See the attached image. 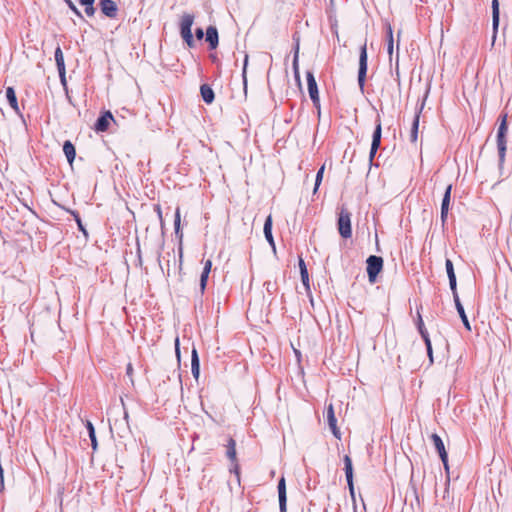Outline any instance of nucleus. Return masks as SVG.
I'll return each mask as SVG.
<instances>
[{
    "label": "nucleus",
    "mask_w": 512,
    "mask_h": 512,
    "mask_svg": "<svg viewBox=\"0 0 512 512\" xmlns=\"http://www.w3.org/2000/svg\"><path fill=\"white\" fill-rule=\"evenodd\" d=\"M381 137H382V123L380 116L377 115L376 121H375V129L372 135V143L371 146L374 149H379L381 144Z\"/></svg>",
    "instance_id": "16"
},
{
    "label": "nucleus",
    "mask_w": 512,
    "mask_h": 512,
    "mask_svg": "<svg viewBox=\"0 0 512 512\" xmlns=\"http://www.w3.org/2000/svg\"><path fill=\"white\" fill-rule=\"evenodd\" d=\"M155 210H156V212H157V214H158V216H159L160 220L162 221V211H161L160 206H159V205H156V206H155Z\"/></svg>",
    "instance_id": "49"
},
{
    "label": "nucleus",
    "mask_w": 512,
    "mask_h": 512,
    "mask_svg": "<svg viewBox=\"0 0 512 512\" xmlns=\"http://www.w3.org/2000/svg\"><path fill=\"white\" fill-rule=\"evenodd\" d=\"M6 97H7V100L9 102L10 106L13 108V110L15 112L18 113L19 107H18L17 97H16L15 90L12 87H8L6 89Z\"/></svg>",
    "instance_id": "25"
},
{
    "label": "nucleus",
    "mask_w": 512,
    "mask_h": 512,
    "mask_svg": "<svg viewBox=\"0 0 512 512\" xmlns=\"http://www.w3.org/2000/svg\"><path fill=\"white\" fill-rule=\"evenodd\" d=\"M506 134H498L497 133V148H498V154H499V165L502 166L505 161V154H506Z\"/></svg>",
    "instance_id": "17"
},
{
    "label": "nucleus",
    "mask_w": 512,
    "mask_h": 512,
    "mask_svg": "<svg viewBox=\"0 0 512 512\" xmlns=\"http://www.w3.org/2000/svg\"><path fill=\"white\" fill-rule=\"evenodd\" d=\"M263 230H264V235H265L266 240L271 245L273 250H275V243H274V238L272 235V216L271 215H268V217L266 218Z\"/></svg>",
    "instance_id": "19"
},
{
    "label": "nucleus",
    "mask_w": 512,
    "mask_h": 512,
    "mask_svg": "<svg viewBox=\"0 0 512 512\" xmlns=\"http://www.w3.org/2000/svg\"><path fill=\"white\" fill-rule=\"evenodd\" d=\"M324 170H325V165H322L316 174L315 186H314V190H313L314 193L317 192V190L322 182Z\"/></svg>",
    "instance_id": "29"
},
{
    "label": "nucleus",
    "mask_w": 512,
    "mask_h": 512,
    "mask_svg": "<svg viewBox=\"0 0 512 512\" xmlns=\"http://www.w3.org/2000/svg\"><path fill=\"white\" fill-rule=\"evenodd\" d=\"M299 268H300V272L308 271L307 267H306V264H305V261H304V259L302 257H299Z\"/></svg>",
    "instance_id": "42"
},
{
    "label": "nucleus",
    "mask_w": 512,
    "mask_h": 512,
    "mask_svg": "<svg viewBox=\"0 0 512 512\" xmlns=\"http://www.w3.org/2000/svg\"><path fill=\"white\" fill-rule=\"evenodd\" d=\"M114 120L113 115L110 111L103 113L96 121L94 129L96 132H105L110 124V121Z\"/></svg>",
    "instance_id": "10"
},
{
    "label": "nucleus",
    "mask_w": 512,
    "mask_h": 512,
    "mask_svg": "<svg viewBox=\"0 0 512 512\" xmlns=\"http://www.w3.org/2000/svg\"><path fill=\"white\" fill-rule=\"evenodd\" d=\"M4 490V470L3 467L0 465V491Z\"/></svg>",
    "instance_id": "41"
},
{
    "label": "nucleus",
    "mask_w": 512,
    "mask_h": 512,
    "mask_svg": "<svg viewBox=\"0 0 512 512\" xmlns=\"http://www.w3.org/2000/svg\"><path fill=\"white\" fill-rule=\"evenodd\" d=\"M439 456L443 462L445 469L448 470V455H447L446 450L444 449V452H442V451L439 452Z\"/></svg>",
    "instance_id": "39"
},
{
    "label": "nucleus",
    "mask_w": 512,
    "mask_h": 512,
    "mask_svg": "<svg viewBox=\"0 0 512 512\" xmlns=\"http://www.w3.org/2000/svg\"><path fill=\"white\" fill-rule=\"evenodd\" d=\"M278 498L280 512H287V494H286V483L284 477L278 482Z\"/></svg>",
    "instance_id": "9"
},
{
    "label": "nucleus",
    "mask_w": 512,
    "mask_h": 512,
    "mask_svg": "<svg viewBox=\"0 0 512 512\" xmlns=\"http://www.w3.org/2000/svg\"><path fill=\"white\" fill-rule=\"evenodd\" d=\"M431 440H432V442L435 446V449L437 450L438 453L441 451L444 452L445 446H444V443H443L441 437L438 434H436V433L432 434Z\"/></svg>",
    "instance_id": "28"
},
{
    "label": "nucleus",
    "mask_w": 512,
    "mask_h": 512,
    "mask_svg": "<svg viewBox=\"0 0 512 512\" xmlns=\"http://www.w3.org/2000/svg\"><path fill=\"white\" fill-rule=\"evenodd\" d=\"M492 26L494 32V38L499 26V2L498 0H492Z\"/></svg>",
    "instance_id": "21"
},
{
    "label": "nucleus",
    "mask_w": 512,
    "mask_h": 512,
    "mask_svg": "<svg viewBox=\"0 0 512 512\" xmlns=\"http://www.w3.org/2000/svg\"><path fill=\"white\" fill-rule=\"evenodd\" d=\"M298 55H299V41H296L294 48V57H293V71L296 81L300 83V74H299V66H298Z\"/></svg>",
    "instance_id": "26"
},
{
    "label": "nucleus",
    "mask_w": 512,
    "mask_h": 512,
    "mask_svg": "<svg viewBox=\"0 0 512 512\" xmlns=\"http://www.w3.org/2000/svg\"><path fill=\"white\" fill-rule=\"evenodd\" d=\"M193 22H194V16L192 14L184 13L182 15L181 23H180V34H181V37L183 38V40L186 42V44L189 47L194 46L193 35L191 32V27L193 25Z\"/></svg>",
    "instance_id": "2"
},
{
    "label": "nucleus",
    "mask_w": 512,
    "mask_h": 512,
    "mask_svg": "<svg viewBox=\"0 0 512 512\" xmlns=\"http://www.w3.org/2000/svg\"><path fill=\"white\" fill-rule=\"evenodd\" d=\"M424 342H425V345H426L427 354L429 356L430 362L432 363L433 362V350H432V344H431L430 337H426L425 336Z\"/></svg>",
    "instance_id": "35"
},
{
    "label": "nucleus",
    "mask_w": 512,
    "mask_h": 512,
    "mask_svg": "<svg viewBox=\"0 0 512 512\" xmlns=\"http://www.w3.org/2000/svg\"><path fill=\"white\" fill-rule=\"evenodd\" d=\"M327 422L329 425V428L331 429L333 435L337 438H341V433L337 427V419L334 414V408L332 404H329L327 407Z\"/></svg>",
    "instance_id": "12"
},
{
    "label": "nucleus",
    "mask_w": 512,
    "mask_h": 512,
    "mask_svg": "<svg viewBox=\"0 0 512 512\" xmlns=\"http://www.w3.org/2000/svg\"><path fill=\"white\" fill-rule=\"evenodd\" d=\"M86 427H87L89 437L91 440L92 449L95 451L97 449V439H96V435H95V428L90 421H87Z\"/></svg>",
    "instance_id": "27"
},
{
    "label": "nucleus",
    "mask_w": 512,
    "mask_h": 512,
    "mask_svg": "<svg viewBox=\"0 0 512 512\" xmlns=\"http://www.w3.org/2000/svg\"><path fill=\"white\" fill-rule=\"evenodd\" d=\"M445 267H446V272H447V276L449 279V286L452 291V294L458 293L457 292V280H456L453 262L450 259H446Z\"/></svg>",
    "instance_id": "14"
},
{
    "label": "nucleus",
    "mask_w": 512,
    "mask_h": 512,
    "mask_svg": "<svg viewBox=\"0 0 512 512\" xmlns=\"http://www.w3.org/2000/svg\"><path fill=\"white\" fill-rule=\"evenodd\" d=\"M301 280L306 289H309V275L308 271L300 272Z\"/></svg>",
    "instance_id": "38"
},
{
    "label": "nucleus",
    "mask_w": 512,
    "mask_h": 512,
    "mask_svg": "<svg viewBox=\"0 0 512 512\" xmlns=\"http://www.w3.org/2000/svg\"><path fill=\"white\" fill-rule=\"evenodd\" d=\"M180 209L177 208L175 212V219H174V227H175V233L179 234L180 230Z\"/></svg>",
    "instance_id": "36"
},
{
    "label": "nucleus",
    "mask_w": 512,
    "mask_h": 512,
    "mask_svg": "<svg viewBox=\"0 0 512 512\" xmlns=\"http://www.w3.org/2000/svg\"><path fill=\"white\" fill-rule=\"evenodd\" d=\"M507 132H508L507 115L505 114V115L502 116V119H501L500 125L498 127L497 133L498 134H506L507 135Z\"/></svg>",
    "instance_id": "31"
},
{
    "label": "nucleus",
    "mask_w": 512,
    "mask_h": 512,
    "mask_svg": "<svg viewBox=\"0 0 512 512\" xmlns=\"http://www.w3.org/2000/svg\"><path fill=\"white\" fill-rule=\"evenodd\" d=\"M200 93L205 103L210 104L214 101V91L208 84H202L200 87Z\"/></svg>",
    "instance_id": "22"
},
{
    "label": "nucleus",
    "mask_w": 512,
    "mask_h": 512,
    "mask_svg": "<svg viewBox=\"0 0 512 512\" xmlns=\"http://www.w3.org/2000/svg\"><path fill=\"white\" fill-rule=\"evenodd\" d=\"M367 274L370 283H375L377 275L383 268V259L380 256L371 255L366 260Z\"/></svg>",
    "instance_id": "3"
},
{
    "label": "nucleus",
    "mask_w": 512,
    "mask_h": 512,
    "mask_svg": "<svg viewBox=\"0 0 512 512\" xmlns=\"http://www.w3.org/2000/svg\"><path fill=\"white\" fill-rule=\"evenodd\" d=\"M421 110H422V106L420 107L419 111L416 112V114L414 116V119H413L411 131H410V141L412 143H415L417 141L418 127H419V118H420Z\"/></svg>",
    "instance_id": "23"
},
{
    "label": "nucleus",
    "mask_w": 512,
    "mask_h": 512,
    "mask_svg": "<svg viewBox=\"0 0 512 512\" xmlns=\"http://www.w3.org/2000/svg\"><path fill=\"white\" fill-rule=\"evenodd\" d=\"M208 276H209L208 272L202 271L201 276H200V289H201L202 293L204 292V290L206 288Z\"/></svg>",
    "instance_id": "34"
},
{
    "label": "nucleus",
    "mask_w": 512,
    "mask_h": 512,
    "mask_svg": "<svg viewBox=\"0 0 512 512\" xmlns=\"http://www.w3.org/2000/svg\"><path fill=\"white\" fill-rule=\"evenodd\" d=\"M417 328H418L419 333L421 334V337L423 338V340H425V336L429 337V334L424 326L421 314L419 312H418Z\"/></svg>",
    "instance_id": "30"
},
{
    "label": "nucleus",
    "mask_w": 512,
    "mask_h": 512,
    "mask_svg": "<svg viewBox=\"0 0 512 512\" xmlns=\"http://www.w3.org/2000/svg\"><path fill=\"white\" fill-rule=\"evenodd\" d=\"M451 191H452V185L449 184L445 189V193H444L442 203H441V221H442V223H445L447 216H448L450 199H451Z\"/></svg>",
    "instance_id": "11"
},
{
    "label": "nucleus",
    "mask_w": 512,
    "mask_h": 512,
    "mask_svg": "<svg viewBox=\"0 0 512 512\" xmlns=\"http://www.w3.org/2000/svg\"><path fill=\"white\" fill-rule=\"evenodd\" d=\"M211 267H212V262H211V260H207V261H205V263H204L203 271L210 273V271H211Z\"/></svg>",
    "instance_id": "44"
},
{
    "label": "nucleus",
    "mask_w": 512,
    "mask_h": 512,
    "mask_svg": "<svg viewBox=\"0 0 512 512\" xmlns=\"http://www.w3.org/2000/svg\"><path fill=\"white\" fill-rule=\"evenodd\" d=\"M195 35H196L197 39L201 40L204 37L203 29L202 28H197L195 30Z\"/></svg>",
    "instance_id": "45"
},
{
    "label": "nucleus",
    "mask_w": 512,
    "mask_h": 512,
    "mask_svg": "<svg viewBox=\"0 0 512 512\" xmlns=\"http://www.w3.org/2000/svg\"><path fill=\"white\" fill-rule=\"evenodd\" d=\"M337 226L341 237L348 239L352 236L351 213L346 208H341L338 213Z\"/></svg>",
    "instance_id": "1"
},
{
    "label": "nucleus",
    "mask_w": 512,
    "mask_h": 512,
    "mask_svg": "<svg viewBox=\"0 0 512 512\" xmlns=\"http://www.w3.org/2000/svg\"><path fill=\"white\" fill-rule=\"evenodd\" d=\"M191 372L195 379H198L200 374V361L198 352L195 347H193L191 352Z\"/></svg>",
    "instance_id": "20"
},
{
    "label": "nucleus",
    "mask_w": 512,
    "mask_h": 512,
    "mask_svg": "<svg viewBox=\"0 0 512 512\" xmlns=\"http://www.w3.org/2000/svg\"><path fill=\"white\" fill-rule=\"evenodd\" d=\"M247 63H248V56L246 55L245 59H244V66H243V72H242L243 79H244V84H246V68H247Z\"/></svg>",
    "instance_id": "43"
},
{
    "label": "nucleus",
    "mask_w": 512,
    "mask_h": 512,
    "mask_svg": "<svg viewBox=\"0 0 512 512\" xmlns=\"http://www.w3.org/2000/svg\"><path fill=\"white\" fill-rule=\"evenodd\" d=\"M387 52L389 56L391 57L393 54V42L387 41Z\"/></svg>",
    "instance_id": "46"
},
{
    "label": "nucleus",
    "mask_w": 512,
    "mask_h": 512,
    "mask_svg": "<svg viewBox=\"0 0 512 512\" xmlns=\"http://www.w3.org/2000/svg\"><path fill=\"white\" fill-rule=\"evenodd\" d=\"M377 150H378V149H374V148L371 146V148H370V153H369V160H370V162H372V161H373V159H374V157H375V155H376V153H377Z\"/></svg>",
    "instance_id": "47"
},
{
    "label": "nucleus",
    "mask_w": 512,
    "mask_h": 512,
    "mask_svg": "<svg viewBox=\"0 0 512 512\" xmlns=\"http://www.w3.org/2000/svg\"><path fill=\"white\" fill-rule=\"evenodd\" d=\"M453 299H454V303H455V306H456V309H457V312L462 320V323L464 325V327L468 330V331H471V326H470V322L467 318V315L465 313V310H464V307L460 301V298H459V295L458 293H454L453 294Z\"/></svg>",
    "instance_id": "15"
},
{
    "label": "nucleus",
    "mask_w": 512,
    "mask_h": 512,
    "mask_svg": "<svg viewBox=\"0 0 512 512\" xmlns=\"http://www.w3.org/2000/svg\"><path fill=\"white\" fill-rule=\"evenodd\" d=\"M206 41L209 43L210 49L218 46V31L216 27L209 26L206 30Z\"/></svg>",
    "instance_id": "18"
},
{
    "label": "nucleus",
    "mask_w": 512,
    "mask_h": 512,
    "mask_svg": "<svg viewBox=\"0 0 512 512\" xmlns=\"http://www.w3.org/2000/svg\"><path fill=\"white\" fill-rule=\"evenodd\" d=\"M67 6L70 8V10L79 18L83 19L82 13L79 11V9L75 6V4L72 2V0H64Z\"/></svg>",
    "instance_id": "33"
},
{
    "label": "nucleus",
    "mask_w": 512,
    "mask_h": 512,
    "mask_svg": "<svg viewBox=\"0 0 512 512\" xmlns=\"http://www.w3.org/2000/svg\"><path fill=\"white\" fill-rule=\"evenodd\" d=\"M99 6L106 17L113 19L117 16L118 7L113 0H101Z\"/></svg>",
    "instance_id": "7"
},
{
    "label": "nucleus",
    "mask_w": 512,
    "mask_h": 512,
    "mask_svg": "<svg viewBox=\"0 0 512 512\" xmlns=\"http://www.w3.org/2000/svg\"><path fill=\"white\" fill-rule=\"evenodd\" d=\"M226 456L233 463V468H231L230 471H234L238 475L239 474V466L237 464V457H236V442L233 438H229V440H228Z\"/></svg>",
    "instance_id": "6"
},
{
    "label": "nucleus",
    "mask_w": 512,
    "mask_h": 512,
    "mask_svg": "<svg viewBox=\"0 0 512 512\" xmlns=\"http://www.w3.org/2000/svg\"><path fill=\"white\" fill-rule=\"evenodd\" d=\"M175 351L178 359L180 358V348H179V339L176 338L175 340Z\"/></svg>",
    "instance_id": "48"
},
{
    "label": "nucleus",
    "mask_w": 512,
    "mask_h": 512,
    "mask_svg": "<svg viewBox=\"0 0 512 512\" xmlns=\"http://www.w3.org/2000/svg\"><path fill=\"white\" fill-rule=\"evenodd\" d=\"M94 1L95 0H90L86 2V4H82L83 6H85V13L89 17H92L95 14Z\"/></svg>",
    "instance_id": "32"
},
{
    "label": "nucleus",
    "mask_w": 512,
    "mask_h": 512,
    "mask_svg": "<svg viewBox=\"0 0 512 512\" xmlns=\"http://www.w3.org/2000/svg\"><path fill=\"white\" fill-rule=\"evenodd\" d=\"M306 79L308 85L309 96L315 106L319 105V92L318 86L312 71L306 72Z\"/></svg>",
    "instance_id": "5"
},
{
    "label": "nucleus",
    "mask_w": 512,
    "mask_h": 512,
    "mask_svg": "<svg viewBox=\"0 0 512 512\" xmlns=\"http://www.w3.org/2000/svg\"><path fill=\"white\" fill-rule=\"evenodd\" d=\"M124 418H125V420H127V418H128V412L127 411H124Z\"/></svg>",
    "instance_id": "52"
},
{
    "label": "nucleus",
    "mask_w": 512,
    "mask_h": 512,
    "mask_svg": "<svg viewBox=\"0 0 512 512\" xmlns=\"http://www.w3.org/2000/svg\"><path fill=\"white\" fill-rule=\"evenodd\" d=\"M367 47L364 43L360 48L359 55V70H358V84L361 89L364 88L366 73H367Z\"/></svg>",
    "instance_id": "4"
},
{
    "label": "nucleus",
    "mask_w": 512,
    "mask_h": 512,
    "mask_svg": "<svg viewBox=\"0 0 512 512\" xmlns=\"http://www.w3.org/2000/svg\"><path fill=\"white\" fill-rule=\"evenodd\" d=\"M343 461H344V470H345L347 484H348L351 495L354 496L352 460L348 455H345L343 458Z\"/></svg>",
    "instance_id": "8"
},
{
    "label": "nucleus",
    "mask_w": 512,
    "mask_h": 512,
    "mask_svg": "<svg viewBox=\"0 0 512 512\" xmlns=\"http://www.w3.org/2000/svg\"><path fill=\"white\" fill-rule=\"evenodd\" d=\"M54 57H55V61H56V65H57V69H58V73H59L61 82L63 84H65L66 79H65L64 56H63V52L59 46L55 49Z\"/></svg>",
    "instance_id": "13"
},
{
    "label": "nucleus",
    "mask_w": 512,
    "mask_h": 512,
    "mask_svg": "<svg viewBox=\"0 0 512 512\" xmlns=\"http://www.w3.org/2000/svg\"><path fill=\"white\" fill-rule=\"evenodd\" d=\"M132 365L131 364H128L127 365V374L130 375L132 373Z\"/></svg>",
    "instance_id": "50"
},
{
    "label": "nucleus",
    "mask_w": 512,
    "mask_h": 512,
    "mask_svg": "<svg viewBox=\"0 0 512 512\" xmlns=\"http://www.w3.org/2000/svg\"><path fill=\"white\" fill-rule=\"evenodd\" d=\"M71 213L73 214L75 221L77 222L78 228L84 233V235H87V231L82 224L79 214L74 211H72Z\"/></svg>",
    "instance_id": "37"
},
{
    "label": "nucleus",
    "mask_w": 512,
    "mask_h": 512,
    "mask_svg": "<svg viewBox=\"0 0 512 512\" xmlns=\"http://www.w3.org/2000/svg\"><path fill=\"white\" fill-rule=\"evenodd\" d=\"M387 41H393V30L390 24H387Z\"/></svg>",
    "instance_id": "40"
},
{
    "label": "nucleus",
    "mask_w": 512,
    "mask_h": 512,
    "mask_svg": "<svg viewBox=\"0 0 512 512\" xmlns=\"http://www.w3.org/2000/svg\"><path fill=\"white\" fill-rule=\"evenodd\" d=\"M182 247H179V256H180V263L182 262Z\"/></svg>",
    "instance_id": "51"
},
{
    "label": "nucleus",
    "mask_w": 512,
    "mask_h": 512,
    "mask_svg": "<svg viewBox=\"0 0 512 512\" xmlns=\"http://www.w3.org/2000/svg\"><path fill=\"white\" fill-rule=\"evenodd\" d=\"M63 152H64L68 162L70 164H72L75 159V156H76V151H75L74 145L69 140L64 142Z\"/></svg>",
    "instance_id": "24"
}]
</instances>
